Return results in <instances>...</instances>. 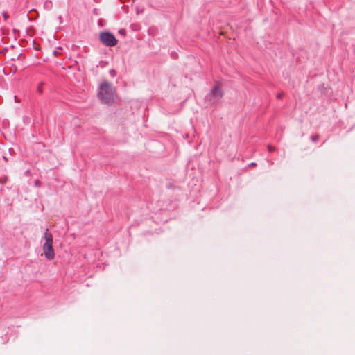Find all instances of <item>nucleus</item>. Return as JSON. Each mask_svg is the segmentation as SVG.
<instances>
[{
  "label": "nucleus",
  "mask_w": 355,
  "mask_h": 355,
  "mask_svg": "<svg viewBox=\"0 0 355 355\" xmlns=\"http://www.w3.org/2000/svg\"><path fill=\"white\" fill-rule=\"evenodd\" d=\"M98 97L105 104H112L116 98V91L112 84L103 82L99 85Z\"/></svg>",
  "instance_id": "obj_1"
},
{
  "label": "nucleus",
  "mask_w": 355,
  "mask_h": 355,
  "mask_svg": "<svg viewBox=\"0 0 355 355\" xmlns=\"http://www.w3.org/2000/svg\"><path fill=\"white\" fill-rule=\"evenodd\" d=\"M44 243L43 244L42 250L45 257L49 260H52L55 257V252L53 248V236L52 234L46 230L44 234Z\"/></svg>",
  "instance_id": "obj_2"
},
{
  "label": "nucleus",
  "mask_w": 355,
  "mask_h": 355,
  "mask_svg": "<svg viewBox=\"0 0 355 355\" xmlns=\"http://www.w3.org/2000/svg\"><path fill=\"white\" fill-rule=\"evenodd\" d=\"M101 41L107 46H114L117 44V40L110 33H103L100 35Z\"/></svg>",
  "instance_id": "obj_3"
},
{
  "label": "nucleus",
  "mask_w": 355,
  "mask_h": 355,
  "mask_svg": "<svg viewBox=\"0 0 355 355\" xmlns=\"http://www.w3.org/2000/svg\"><path fill=\"white\" fill-rule=\"evenodd\" d=\"M211 95L216 98H220L223 96V92L220 87L218 85L214 87L211 90Z\"/></svg>",
  "instance_id": "obj_4"
},
{
  "label": "nucleus",
  "mask_w": 355,
  "mask_h": 355,
  "mask_svg": "<svg viewBox=\"0 0 355 355\" xmlns=\"http://www.w3.org/2000/svg\"><path fill=\"white\" fill-rule=\"evenodd\" d=\"M268 150H269V151L272 152V151L275 150V148L269 146H268Z\"/></svg>",
  "instance_id": "obj_5"
},
{
  "label": "nucleus",
  "mask_w": 355,
  "mask_h": 355,
  "mask_svg": "<svg viewBox=\"0 0 355 355\" xmlns=\"http://www.w3.org/2000/svg\"><path fill=\"white\" fill-rule=\"evenodd\" d=\"M125 32V30H120L119 31V33H121V34H123Z\"/></svg>",
  "instance_id": "obj_6"
},
{
  "label": "nucleus",
  "mask_w": 355,
  "mask_h": 355,
  "mask_svg": "<svg viewBox=\"0 0 355 355\" xmlns=\"http://www.w3.org/2000/svg\"><path fill=\"white\" fill-rule=\"evenodd\" d=\"M282 97L281 94L277 95V98H280Z\"/></svg>",
  "instance_id": "obj_7"
},
{
  "label": "nucleus",
  "mask_w": 355,
  "mask_h": 355,
  "mask_svg": "<svg viewBox=\"0 0 355 355\" xmlns=\"http://www.w3.org/2000/svg\"><path fill=\"white\" fill-rule=\"evenodd\" d=\"M15 99L16 101L19 102V101L17 98V96H15Z\"/></svg>",
  "instance_id": "obj_8"
}]
</instances>
